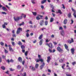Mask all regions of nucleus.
<instances>
[{
  "mask_svg": "<svg viewBox=\"0 0 76 76\" xmlns=\"http://www.w3.org/2000/svg\"><path fill=\"white\" fill-rule=\"evenodd\" d=\"M38 57L39 59H38L37 60V62L38 63V62H39V61H41V63H43V59H41V55H38Z\"/></svg>",
  "mask_w": 76,
  "mask_h": 76,
  "instance_id": "1",
  "label": "nucleus"
},
{
  "mask_svg": "<svg viewBox=\"0 0 76 76\" xmlns=\"http://www.w3.org/2000/svg\"><path fill=\"white\" fill-rule=\"evenodd\" d=\"M14 19L15 21H18V20H19L22 19V16H21L19 17H18L16 18H14Z\"/></svg>",
  "mask_w": 76,
  "mask_h": 76,
  "instance_id": "2",
  "label": "nucleus"
},
{
  "mask_svg": "<svg viewBox=\"0 0 76 76\" xmlns=\"http://www.w3.org/2000/svg\"><path fill=\"white\" fill-rule=\"evenodd\" d=\"M57 50L59 52H61V53H62L63 52V50L60 48L59 47H57Z\"/></svg>",
  "mask_w": 76,
  "mask_h": 76,
  "instance_id": "3",
  "label": "nucleus"
},
{
  "mask_svg": "<svg viewBox=\"0 0 76 76\" xmlns=\"http://www.w3.org/2000/svg\"><path fill=\"white\" fill-rule=\"evenodd\" d=\"M47 45L50 48H53V44H52V43H50L49 44H47Z\"/></svg>",
  "mask_w": 76,
  "mask_h": 76,
  "instance_id": "4",
  "label": "nucleus"
},
{
  "mask_svg": "<svg viewBox=\"0 0 76 76\" xmlns=\"http://www.w3.org/2000/svg\"><path fill=\"white\" fill-rule=\"evenodd\" d=\"M74 40H73V39L72 38L71 39V40H69L68 41V42L69 43V44H71L72 42H74Z\"/></svg>",
  "mask_w": 76,
  "mask_h": 76,
  "instance_id": "5",
  "label": "nucleus"
},
{
  "mask_svg": "<svg viewBox=\"0 0 76 76\" xmlns=\"http://www.w3.org/2000/svg\"><path fill=\"white\" fill-rule=\"evenodd\" d=\"M51 60V58L50 56H48L47 57V63H49L50 61V60Z\"/></svg>",
  "mask_w": 76,
  "mask_h": 76,
  "instance_id": "6",
  "label": "nucleus"
},
{
  "mask_svg": "<svg viewBox=\"0 0 76 76\" xmlns=\"http://www.w3.org/2000/svg\"><path fill=\"white\" fill-rule=\"evenodd\" d=\"M18 61H19V62H20V63H22V58L20 57H19L18 58Z\"/></svg>",
  "mask_w": 76,
  "mask_h": 76,
  "instance_id": "7",
  "label": "nucleus"
},
{
  "mask_svg": "<svg viewBox=\"0 0 76 76\" xmlns=\"http://www.w3.org/2000/svg\"><path fill=\"white\" fill-rule=\"evenodd\" d=\"M44 66H45V63H44V62H43L42 65L40 66V69H42Z\"/></svg>",
  "mask_w": 76,
  "mask_h": 76,
  "instance_id": "8",
  "label": "nucleus"
},
{
  "mask_svg": "<svg viewBox=\"0 0 76 76\" xmlns=\"http://www.w3.org/2000/svg\"><path fill=\"white\" fill-rule=\"evenodd\" d=\"M61 34L62 36H63V37L64 36V31H61Z\"/></svg>",
  "mask_w": 76,
  "mask_h": 76,
  "instance_id": "9",
  "label": "nucleus"
},
{
  "mask_svg": "<svg viewBox=\"0 0 76 76\" xmlns=\"http://www.w3.org/2000/svg\"><path fill=\"white\" fill-rule=\"evenodd\" d=\"M71 50L72 54H74V53H75V49L74 48H71Z\"/></svg>",
  "mask_w": 76,
  "mask_h": 76,
  "instance_id": "10",
  "label": "nucleus"
},
{
  "mask_svg": "<svg viewBox=\"0 0 76 76\" xmlns=\"http://www.w3.org/2000/svg\"><path fill=\"white\" fill-rule=\"evenodd\" d=\"M44 21L43 20H41L40 23V26H42L43 25H44Z\"/></svg>",
  "mask_w": 76,
  "mask_h": 76,
  "instance_id": "11",
  "label": "nucleus"
},
{
  "mask_svg": "<svg viewBox=\"0 0 76 76\" xmlns=\"http://www.w3.org/2000/svg\"><path fill=\"white\" fill-rule=\"evenodd\" d=\"M67 20L66 18H65L64 21V23L66 25V24H67Z\"/></svg>",
  "mask_w": 76,
  "mask_h": 76,
  "instance_id": "12",
  "label": "nucleus"
},
{
  "mask_svg": "<svg viewBox=\"0 0 76 76\" xmlns=\"http://www.w3.org/2000/svg\"><path fill=\"white\" fill-rule=\"evenodd\" d=\"M42 42H43V39H41L39 42V45H41L42 44Z\"/></svg>",
  "mask_w": 76,
  "mask_h": 76,
  "instance_id": "13",
  "label": "nucleus"
},
{
  "mask_svg": "<svg viewBox=\"0 0 76 76\" xmlns=\"http://www.w3.org/2000/svg\"><path fill=\"white\" fill-rule=\"evenodd\" d=\"M64 45L66 49V50H67L68 51H69V49L68 48V46H67V45H66V44H65Z\"/></svg>",
  "mask_w": 76,
  "mask_h": 76,
  "instance_id": "14",
  "label": "nucleus"
},
{
  "mask_svg": "<svg viewBox=\"0 0 76 76\" xmlns=\"http://www.w3.org/2000/svg\"><path fill=\"white\" fill-rule=\"evenodd\" d=\"M2 8L3 10H4V11H6L7 10V9L6 8V7H3Z\"/></svg>",
  "mask_w": 76,
  "mask_h": 76,
  "instance_id": "15",
  "label": "nucleus"
},
{
  "mask_svg": "<svg viewBox=\"0 0 76 76\" xmlns=\"http://www.w3.org/2000/svg\"><path fill=\"white\" fill-rule=\"evenodd\" d=\"M9 49L10 51L11 52H13V50L12 48H9Z\"/></svg>",
  "mask_w": 76,
  "mask_h": 76,
  "instance_id": "16",
  "label": "nucleus"
},
{
  "mask_svg": "<svg viewBox=\"0 0 76 76\" xmlns=\"http://www.w3.org/2000/svg\"><path fill=\"white\" fill-rule=\"evenodd\" d=\"M17 68L19 70L21 69V66L19 65H18L17 66Z\"/></svg>",
  "mask_w": 76,
  "mask_h": 76,
  "instance_id": "17",
  "label": "nucleus"
},
{
  "mask_svg": "<svg viewBox=\"0 0 76 76\" xmlns=\"http://www.w3.org/2000/svg\"><path fill=\"white\" fill-rule=\"evenodd\" d=\"M18 45H22V42H21V41H19L18 42Z\"/></svg>",
  "mask_w": 76,
  "mask_h": 76,
  "instance_id": "18",
  "label": "nucleus"
},
{
  "mask_svg": "<svg viewBox=\"0 0 76 76\" xmlns=\"http://www.w3.org/2000/svg\"><path fill=\"white\" fill-rule=\"evenodd\" d=\"M31 67L32 68V69H31L32 70H35V67L33 66H30V69H31Z\"/></svg>",
  "mask_w": 76,
  "mask_h": 76,
  "instance_id": "19",
  "label": "nucleus"
},
{
  "mask_svg": "<svg viewBox=\"0 0 76 76\" xmlns=\"http://www.w3.org/2000/svg\"><path fill=\"white\" fill-rule=\"evenodd\" d=\"M21 48L22 50L23 49L25 48V47L24 45H22L21 46Z\"/></svg>",
  "mask_w": 76,
  "mask_h": 76,
  "instance_id": "20",
  "label": "nucleus"
},
{
  "mask_svg": "<svg viewBox=\"0 0 76 76\" xmlns=\"http://www.w3.org/2000/svg\"><path fill=\"white\" fill-rule=\"evenodd\" d=\"M43 35L42 34H41L40 36L39 37V39H42V36H43Z\"/></svg>",
  "mask_w": 76,
  "mask_h": 76,
  "instance_id": "21",
  "label": "nucleus"
},
{
  "mask_svg": "<svg viewBox=\"0 0 76 76\" xmlns=\"http://www.w3.org/2000/svg\"><path fill=\"white\" fill-rule=\"evenodd\" d=\"M24 25L25 23H24V22H22V23L19 24V26H22V25Z\"/></svg>",
  "mask_w": 76,
  "mask_h": 76,
  "instance_id": "22",
  "label": "nucleus"
},
{
  "mask_svg": "<svg viewBox=\"0 0 76 76\" xmlns=\"http://www.w3.org/2000/svg\"><path fill=\"white\" fill-rule=\"evenodd\" d=\"M1 69L3 70H5V67L4 66H2L1 67Z\"/></svg>",
  "mask_w": 76,
  "mask_h": 76,
  "instance_id": "23",
  "label": "nucleus"
},
{
  "mask_svg": "<svg viewBox=\"0 0 76 76\" xmlns=\"http://www.w3.org/2000/svg\"><path fill=\"white\" fill-rule=\"evenodd\" d=\"M68 16L69 18H72V16H71V13H69L68 15Z\"/></svg>",
  "mask_w": 76,
  "mask_h": 76,
  "instance_id": "24",
  "label": "nucleus"
},
{
  "mask_svg": "<svg viewBox=\"0 0 76 76\" xmlns=\"http://www.w3.org/2000/svg\"><path fill=\"white\" fill-rule=\"evenodd\" d=\"M57 13H60V14H61L62 13V12H61V10H58V12H57Z\"/></svg>",
  "mask_w": 76,
  "mask_h": 76,
  "instance_id": "25",
  "label": "nucleus"
},
{
  "mask_svg": "<svg viewBox=\"0 0 76 76\" xmlns=\"http://www.w3.org/2000/svg\"><path fill=\"white\" fill-rule=\"evenodd\" d=\"M54 20V18H51L50 19V22H52Z\"/></svg>",
  "mask_w": 76,
  "mask_h": 76,
  "instance_id": "26",
  "label": "nucleus"
},
{
  "mask_svg": "<svg viewBox=\"0 0 76 76\" xmlns=\"http://www.w3.org/2000/svg\"><path fill=\"white\" fill-rule=\"evenodd\" d=\"M45 24L46 26H47V25H48V21H45Z\"/></svg>",
  "mask_w": 76,
  "mask_h": 76,
  "instance_id": "27",
  "label": "nucleus"
},
{
  "mask_svg": "<svg viewBox=\"0 0 76 76\" xmlns=\"http://www.w3.org/2000/svg\"><path fill=\"white\" fill-rule=\"evenodd\" d=\"M50 7H52V9L54 10V7L53 6V5L50 4Z\"/></svg>",
  "mask_w": 76,
  "mask_h": 76,
  "instance_id": "28",
  "label": "nucleus"
},
{
  "mask_svg": "<svg viewBox=\"0 0 76 76\" xmlns=\"http://www.w3.org/2000/svg\"><path fill=\"white\" fill-rule=\"evenodd\" d=\"M26 37L27 38H28L29 37V33H28L27 32V33L26 34Z\"/></svg>",
  "mask_w": 76,
  "mask_h": 76,
  "instance_id": "29",
  "label": "nucleus"
},
{
  "mask_svg": "<svg viewBox=\"0 0 76 76\" xmlns=\"http://www.w3.org/2000/svg\"><path fill=\"white\" fill-rule=\"evenodd\" d=\"M4 50L5 53V54H7V53H8V51H7V50H6V49H4Z\"/></svg>",
  "mask_w": 76,
  "mask_h": 76,
  "instance_id": "30",
  "label": "nucleus"
},
{
  "mask_svg": "<svg viewBox=\"0 0 76 76\" xmlns=\"http://www.w3.org/2000/svg\"><path fill=\"white\" fill-rule=\"evenodd\" d=\"M20 32V30H18V29L17 31V34H19Z\"/></svg>",
  "mask_w": 76,
  "mask_h": 76,
  "instance_id": "31",
  "label": "nucleus"
},
{
  "mask_svg": "<svg viewBox=\"0 0 76 76\" xmlns=\"http://www.w3.org/2000/svg\"><path fill=\"white\" fill-rule=\"evenodd\" d=\"M45 2H46V0H43V1H42V4H44Z\"/></svg>",
  "mask_w": 76,
  "mask_h": 76,
  "instance_id": "32",
  "label": "nucleus"
},
{
  "mask_svg": "<svg viewBox=\"0 0 76 76\" xmlns=\"http://www.w3.org/2000/svg\"><path fill=\"white\" fill-rule=\"evenodd\" d=\"M39 65H38L37 64H36L35 65V68L37 69L38 67V66Z\"/></svg>",
  "mask_w": 76,
  "mask_h": 76,
  "instance_id": "33",
  "label": "nucleus"
},
{
  "mask_svg": "<svg viewBox=\"0 0 76 76\" xmlns=\"http://www.w3.org/2000/svg\"><path fill=\"white\" fill-rule=\"evenodd\" d=\"M32 13H33V15H34V16H36V15H37V13L36 12H32Z\"/></svg>",
  "mask_w": 76,
  "mask_h": 76,
  "instance_id": "34",
  "label": "nucleus"
},
{
  "mask_svg": "<svg viewBox=\"0 0 76 76\" xmlns=\"http://www.w3.org/2000/svg\"><path fill=\"white\" fill-rule=\"evenodd\" d=\"M65 67V64H64L61 67L63 69H64V67Z\"/></svg>",
  "mask_w": 76,
  "mask_h": 76,
  "instance_id": "35",
  "label": "nucleus"
},
{
  "mask_svg": "<svg viewBox=\"0 0 76 76\" xmlns=\"http://www.w3.org/2000/svg\"><path fill=\"white\" fill-rule=\"evenodd\" d=\"M76 14V11H75L74 12V13L73 15L74 16V17H75V18H76V15H75Z\"/></svg>",
  "mask_w": 76,
  "mask_h": 76,
  "instance_id": "36",
  "label": "nucleus"
},
{
  "mask_svg": "<svg viewBox=\"0 0 76 76\" xmlns=\"http://www.w3.org/2000/svg\"><path fill=\"white\" fill-rule=\"evenodd\" d=\"M18 30L20 31H22V28H18Z\"/></svg>",
  "mask_w": 76,
  "mask_h": 76,
  "instance_id": "37",
  "label": "nucleus"
},
{
  "mask_svg": "<svg viewBox=\"0 0 76 76\" xmlns=\"http://www.w3.org/2000/svg\"><path fill=\"white\" fill-rule=\"evenodd\" d=\"M12 45H13V46H14V45H15V42H12Z\"/></svg>",
  "mask_w": 76,
  "mask_h": 76,
  "instance_id": "38",
  "label": "nucleus"
},
{
  "mask_svg": "<svg viewBox=\"0 0 76 76\" xmlns=\"http://www.w3.org/2000/svg\"><path fill=\"white\" fill-rule=\"evenodd\" d=\"M0 44L2 46H3L4 45V43L2 42H1L0 43Z\"/></svg>",
  "mask_w": 76,
  "mask_h": 76,
  "instance_id": "39",
  "label": "nucleus"
},
{
  "mask_svg": "<svg viewBox=\"0 0 76 76\" xmlns=\"http://www.w3.org/2000/svg\"><path fill=\"white\" fill-rule=\"evenodd\" d=\"M1 13L3 14V15H7V14L5 12H2Z\"/></svg>",
  "mask_w": 76,
  "mask_h": 76,
  "instance_id": "40",
  "label": "nucleus"
},
{
  "mask_svg": "<svg viewBox=\"0 0 76 76\" xmlns=\"http://www.w3.org/2000/svg\"><path fill=\"white\" fill-rule=\"evenodd\" d=\"M28 51H26L25 53V56H27V55H28Z\"/></svg>",
  "mask_w": 76,
  "mask_h": 76,
  "instance_id": "41",
  "label": "nucleus"
},
{
  "mask_svg": "<svg viewBox=\"0 0 76 76\" xmlns=\"http://www.w3.org/2000/svg\"><path fill=\"white\" fill-rule=\"evenodd\" d=\"M10 71H15V69H12V68H10Z\"/></svg>",
  "mask_w": 76,
  "mask_h": 76,
  "instance_id": "42",
  "label": "nucleus"
},
{
  "mask_svg": "<svg viewBox=\"0 0 76 76\" xmlns=\"http://www.w3.org/2000/svg\"><path fill=\"white\" fill-rule=\"evenodd\" d=\"M36 19L37 20H39L40 19V18H39V16H37L36 17Z\"/></svg>",
  "mask_w": 76,
  "mask_h": 76,
  "instance_id": "43",
  "label": "nucleus"
},
{
  "mask_svg": "<svg viewBox=\"0 0 76 76\" xmlns=\"http://www.w3.org/2000/svg\"><path fill=\"white\" fill-rule=\"evenodd\" d=\"M22 53H24L25 52V50L24 49H22Z\"/></svg>",
  "mask_w": 76,
  "mask_h": 76,
  "instance_id": "44",
  "label": "nucleus"
},
{
  "mask_svg": "<svg viewBox=\"0 0 76 76\" xmlns=\"http://www.w3.org/2000/svg\"><path fill=\"white\" fill-rule=\"evenodd\" d=\"M71 24H73V22H74V21L72 19L71 20Z\"/></svg>",
  "mask_w": 76,
  "mask_h": 76,
  "instance_id": "45",
  "label": "nucleus"
},
{
  "mask_svg": "<svg viewBox=\"0 0 76 76\" xmlns=\"http://www.w3.org/2000/svg\"><path fill=\"white\" fill-rule=\"evenodd\" d=\"M13 61H14L12 59H11L10 61V62H11V63H13Z\"/></svg>",
  "mask_w": 76,
  "mask_h": 76,
  "instance_id": "46",
  "label": "nucleus"
},
{
  "mask_svg": "<svg viewBox=\"0 0 76 76\" xmlns=\"http://www.w3.org/2000/svg\"><path fill=\"white\" fill-rule=\"evenodd\" d=\"M62 6H63V7H62L63 9H65V7L64 6V4H62Z\"/></svg>",
  "mask_w": 76,
  "mask_h": 76,
  "instance_id": "47",
  "label": "nucleus"
},
{
  "mask_svg": "<svg viewBox=\"0 0 76 76\" xmlns=\"http://www.w3.org/2000/svg\"><path fill=\"white\" fill-rule=\"evenodd\" d=\"M49 51L50 53H52V50L50 48L49 49Z\"/></svg>",
  "mask_w": 76,
  "mask_h": 76,
  "instance_id": "48",
  "label": "nucleus"
},
{
  "mask_svg": "<svg viewBox=\"0 0 76 76\" xmlns=\"http://www.w3.org/2000/svg\"><path fill=\"white\" fill-rule=\"evenodd\" d=\"M2 27L3 28H6V26L4 24L2 25Z\"/></svg>",
  "mask_w": 76,
  "mask_h": 76,
  "instance_id": "49",
  "label": "nucleus"
},
{
  "mask_svg": "<svg viewBox=\"0 0 76 76\" xmlns=\"http://www.w3.org/2000/svg\"><path fill=\"white\" fill-rule=\"evenodd\" d=\"M59 30H62L63 28L61 27H60L59 28Z\"/></svg>",
  "mask_w": 76,
  "mask_h": 76,
  "instance_id": "50",
  "label": "nucleus"
},
{
  "mask_svg": "<svg viewBox=\"0 0 76 76\" xmlns=\"http://www.w3.org/2000/svg\"><path fill=\"white\" fill-rule=\"evenodd\" d=\"M76 62H74L72 63V65H73V66H74V65H75V64H76Z\"/></svg>",
  "mask_w": 76,
  "mask_h": 76,
  "instance_id": "51",
  "label": "nucleus"
},
{
  "mask_svg": "<svg viewBox=\"0 0 76 76\" xmlns=\"http://www.w3.org/2000/svg\"><path fill=\"white\" fill-rule=\"evenodd\" d=\"M28 23H29V24H32V21H30L29 22H28Z\"/></svg>",
  "mask_w": 76,
  "mask_h": 76,
  "instance_id": "52",
  "label": "nucleus"
},
{
  "mask_svg": "<svg viewBox=\"0 0 76 76\" xmlns=\"http://www.w3.org/2000/svg\"><path fill=\"white\" fill-rule=\"evenodd\" d=\"M63 61L62 59H61L59 60V62H60V63H62Z\"/></svg>",
  "mask_w": 76,
  "mask_h": 76,
  "instance_id": "53",
  "label": "nucleus"
},
{
  "mask_svg": "<svg viewBox=\"0 0 76 76\" xmlns=\"http://www.w3.org/2000/svg\"><path fill=\"white\" fill-rule=\"evenodd\" d=\"M22 64L23 65H24L25 64V61H23L22 62Z\"/></svg>",
  "mask_w": 76,
  "mask_h": 76,
  "instance_id": "54",
  "label": "nucleus"
},
{
  "mask_svg": "<svg viewBox=\"0 0 76 76\" xmlns=\"http://www.w3.org/2000/svg\"><path fill=\"white\" fill-rule=\"evenodd\" d=\"M2 58L4 59L5 58L6 56H4V55H2Z\"/></svg>",
  "mask_w": 76,
  "mask_h": 76,
  "instance_id": "55",
  "label": "nucleus"
},
{
  "mask_svg": "<svg viewBox=\"0 0 76 76\" xmlns=\"http://www.w3.org/2000/svg\"><path fill=\"white\" fill-rule=\"evenodd\" d=\"M33 42L34 44L36 43V42H37V40H35Z\"/></svg>",
  "mask_w": 76,
  "mask_h": 76,
  "instance_id": "56",
  "label": "nucleus"
},
{
  "mask_svg": "<svg viewBox=\"0 0 76 76\" xmlns=\"http://www.w3.org/2000/svg\"><path fill=\"white\" fill-rule=\"evenodd\" d=\"M50 41V40H49L48 39H47L46 40V42H48Z\"/></svg>",
  "mask_w": 76,
  "mask_h": 76,
  "instance_id": "57",
  "label": "nucleus"
},
{
  "mask_svg": "<svg viewBox=\"0 0 76 76\" xmlns=\"http://www.w3.org/2000/svg\"><path fill=\"white\" fill-rule=\"evenodd\" d=\"M6 7H7V8L8 9H10V7H9L7 5H6Z\"/></svg>",
  "mask_w": 76,
  "mask_h": 76,
  "instance_id": "58",
  "label": "nucleus"
},
{
  "mask_svg": "<svg viewBox=\"0 0 76 76\" xmlns=\"http://www.w3.org/2000/svg\"><path fill=\"white\" fill-rule=\"evenodd\" d=\"M52 15H53V17H54L56 15L55 14H54L53 13H52Z\"/></svg>",
  "mask_w": 76,
  "mask_h": 76,
  "instance_id": "59",
  "label": "nucleus"
},
{
  "mask_svg": "<svg viewBox=\"0 0 76 76\" xmlns=\"http://www.w3.org/2000/svg\"><path fill=\"white\" fill-rule=\"evenodd\" d=\"M23 76H26V72H24V75Z\"/></svg>",
  "mask_w": 76,
  "mask_h": 76,
  "instance_id": "60",
  "label": "nucleus"
},
{
  "mask_svg": "<svg viewBox=\"0 0 76 76\" xmlns=\"http://www.w3.org/2000/svg\"><path fill=\"white\" fill-rule=\"evenodd\" d=\"M5 73L7 75L9 74V71H7L5 72Z\"/></svg>",
  "mask_w": 76,
  "mask_h": 76,
  "instance_id": "61",
  "label": "nucleus"
},
{
  "mask_svg": "<svg viewBox=\"0 0 76 76\" xmlns=\"http://www.w3.org/2000/svg\"><path fill=\"white\" fill-rule=\"evenodd\" d=\"M66 76H72L70 74H66Z\"/></svg>",
  "mask_w": 76,
  "mask_h": 76,
  "instance_id": "62",
  "label": "nucleus"
},
{
  "mask_svg": "<svg viewBox=\"0 0 76 76\" xmlns=\"http://www.w3.org/2000/svg\"><path fill=\"white\" fill-rule=\"evenodd\" d=\"M53 43L55 45H57V43H56V42H54Z\"/></svg>",
  "mask_w": 76,
  "mask_h": 76,
  "instance_id": "63",
  "label": "nucleus"
},
{
  "mask_svg": "<svg viewBox=\"0 0 76 76\" xmlns=\"http://www.w3.org/2000/svg\"><path fill=\"white\" fill-rule=\"evenodd\" d=\"M11 41H14V38H11Z\"/></svg>",
  "mask_w": 76,
  "mask_h": 76,
  "instance_id": "64",
  "label": "nucleus"
}]
</instances>
